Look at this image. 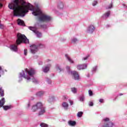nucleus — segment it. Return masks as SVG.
<instances>
[{
  "label": "nucleus",
  "instance_id": "obj_9",
  "mask_svg": "<svg viewBox=\"0 0 127 127\" xmlns=\"http://www.w3.org/2000/svg\"><path fill=\"white\" fill-rule=\"evenodd\" d=\"M41 106V102H39L38 103H37L35 105H34L32 107V112H37V111H38L39 108H40V106Z\"/></svg>",
  "mask_w": 127,
  "mask_h": 127
},
{
  "label": "nucleus",
  "instance_id": "obj_46",
  "mask_svg": "<svg viewBox=\"0 0 127 127\" xmlns=\"http://www.w3.org/2000/svg\"><path fill=\"white\" fill-rule=\"evenodd\" d=\"M0 7L1 8L2 7V3H0Z\"/></svg>",
  "mask_w": 127,
  "mask_h": 127
},
{
  "label": "nucleus",
  "instance_id": "obj_5",
  "mask_svg": "<svg viewBox=\"0 0 127 127\" xmlns=\"http://www.w3.org/2000/svg\"><path fill=\"white\" fill-rule=\"evenodd\" d=\"M28 28L29 29H30V30H32V31H33V32L36 34V36L38 37L39 38L42 36V34L38 32L37 30L35 28V27H29Z\"/></svg>",
  "mask_w": 127,
  "mask_h": 127
},
{
  "label": "nucleus",
  "instance_id": "obj_13",
  "mask_svg": "<svg viewBox=\"0 0 127 127\" xmlns=\"http://www.w3.org/2000/svg\"><path fill=\"white\" fill-rule=\"evenodd\" d=\"M10 50L14 51V52H17V46L15 45H10L9 47Z\"/></svg>",
  "mask_w": 127,
  "mask_h": 127
},
{
  "label": "nucleus",
  "instance_id": "obj_43",
  "mask_svg": "<svg viewBox=\"0 0 127 127\" xmlns=\"http://www.w3.org/2000/svg\"><path fill=\"white\" fill-rule=\"evenodd\" d=\"M38 64H39V65H42L43 63L42 61H40V62H39Z\"/></svg>",
  "mask_w": 127,
  "mask_h": 127
},
{
  "label": "nucleus",
  "instance_id": "obj_4",
  "mask_svg": "<svg viewBox=\"0 0 127 127\" xmlns=\"http://www.w3.org/2000/svg\"><path fill=\"white\" fill-rule=\"evenodd\" d=\"M102 127H116V125L111 122L109 118H105L102 120Z\"/></svg>",
  "mask_w": 127,
  "mask_h": 127
},
{
  "label": "nucleus",
  "instance_id": "obj_7",
  "mask_svg": "<svg viewBox=\"0 0 127 127\" xmlns=\"http://www.w3.org/2000/svg\"><path fill=\"white\" fill-rule=\"evenodd\" d=\"M95 29H96V28H95L94 25H89L87 28L86 32H87V33L92 34L95 31Z\"/></svg>",
  "mask_w": 127,
  "mask_h": 127
},
{
  "label": "nucleus",
  "instance_id": "obj_20",
  "mask_svg": "<svg viewBox=\"0 0 127 127\" xmlns=\"http://www.w3.org/2000/svg\"><path fill=\"white\" fill-rule=\"evenodd\" d=\"M48 101L49 103H52V102L55 101V97L54 96H50L49 97Z\"/></svg>",
  "mask_w": 127,
  "mask_h": 127
},
{
  "label": "nucleus",
  "instance_id": "obj_33",
  "mask_svg": "<svg viewBox=\"0 0 127 127\" xmlns=\"http://www.w3.org/2000/svg\"><path fill=\"white\" fill-rule=\"evenodd\" d=\"M40 127H48V125L45 124V123H42L40 124Z\"/></svg>",
  "mask_w": 127,
  "mask_h": 127
},
{
  "label": "nucleus",
  "instance_id": "obj_29",
  "mask_svg": "<svg viewBox=\"0 0 127 127\" xmlns=\"http://www.w3.org/2000/svg\"><path fill=\"white\" fill-rule=\"evenodd\" d=\"M97 70H98V66H95L93 67L92 69V73H96V71H97Z\"/></svg>",
  "mask_w": 127,
  "mask_h": 127
},
{
  "label": "nucleus",
  "instance_id": "obj_2",
  "mask_svg": "<svg viewBox=\"0 0 127 127\" xmlns=\"http://www.w3.org/2000/svg\"><path fill=\"white\" fill-rule=\"evenodd\" d=\"M25 72H26L27 75H25L24 71L22 70L21 72L19 73V81L21 82L22 80V78L26 79L27 81L29 82V81H32L33 83L36 84L38 83L37 80L34 78V75L36 73V71L34 68L28 69L26 68Z\"/></svg>",
  "mask_w": 127,
  "mask_h": 127
},
{
  "label": "nucleus",
  "instance_id": "obj_25",
  "mask_svg": "<svg viewBox=\"0 0 127 127\" xmlns=\"http://www.w3.org/2000/svg\"><path fill=\"white\" fill-rule=\"evenodd\" d=\"M71 91L72 93H73V94L77 93V88H76L75 87H72L71 88Z\"/></svg>",
  "mask_w": 127,
  "mask_h": 127
},
{
  "label": "nucleus",
  "instance_id": "obj_19",
  "mask_svg": "<svg viewBox=\"0 0 127 127\" xmlns=\"http://www.w3.org/2000/svg\"><path fill=\"white\" fill-rule=\"evenodd\" d=\"M110 14H111V11H108L103 15L102 17L104 19L108 18V17L110 16Z\"/></svg>",
  "mask_w": 127,
  "mask_h": 127
},
{
  "label": "nucleus",
  "instance_id": "obj_23",
  "mask_svg": "<svg viewBox=\"0 0 127 127\" xmlns=\"http://www.w3.org/2000/svg\"><path fill=\"white\" fill-rule=\"evenodd\" d=\"M3 110L4 111H7V110H10L11 109V106H2Z\"/></svg>",
  "mask_w": 127,
  "mask_h": 127
},
{
  "label": "nucleus",
  "instance_id": "obj_40",
  "mask_svg": "<svg viewBox=\"0 0 127 127\" xmlns=\"http://www.w3.org/2000/svg\"><path fill=\"white\" fill-rule=\"evenodd\" d=\"M112 7H113V4L111 3L107 7V8H108V9L110 8H112Z\"/></svg>",
  "mask_w": 127,
  "mask_h": 127
},
{
  "label": "nucleus",
  "instance_id": "obj_39",
  "mask_svg": "<svg viewBox=\"0 0 127 127\" xmlns=\"http://www.w3.org/2000/svg\"><path fill=\"white\" fill-rule=\"evenodd\" d=\"M89 106L90 107H93V106H94V103H93V102H89Z\"/></svg>",
  "mask_w": 127,
  "mask_h": 127
},
{
  "label": "nucleus",
  "instance_id": "obj_44",
  "mask_svg": "<svg viewBox=\"0 0 127 127\" xmlns=\"http://www.w3.org/2000/svg\"><path fill=\"white\" fill-rule=\"evenodd\" d=\"M40 47H41V48H42L44 47V45L41 44H40Z\"/></svg>",
  "mask_w": 127,
  "mask_h": 127
},
{
  "label": "nucleus",
  "instance_id": "obj_21",
  "mask_svg": "<svg viewBox=\"0 0 127 127\" xmlns=\"http://www.w3.org/2000/svg\"><path fill=\"white\" fill-rule=\"evenodd\" d=\"M5 103V99H4V98H2L1 100H0V108L1 107H2V106H3V105H4Z\"/></svg>",
  "mask_w": 127,
  "mask_h": 127
},
{
  "label": "nucleus",
  "instance_id": "obj_17",
  "mask_svg": "<svg viewBox=\"0 0 127 127\" xmlns=\"http://www.w3.org/2000/svg\"><path fill=\"white\" fill-rule=\"evenodd\" d=\"M67 124L69 127H75L76 126V122L73 121H68Z\"/></svg>",
  "mask_w": 127,
  "mask_h": 127
},
{
  "label": "nucleus",
  "instance_id": "obj_18",
  "mask_svg": "<svg viewBox=\"0 0 127 127\" xmlns=\"http://www.w3.org/2000/svg\"><path fill=\"white\" fill-rule=\"evenodd\" d=\"M65 57L66 58L67 60H68L69 63H71V64L74 63V61H73V60H72V59H71V58L69 55H68L67 54H66L65 55Z\"/></svg>",
  "mask_w": 127,
  "mask_h": 127
},
{
  "label": "nucleus",
  "instance_id": "obj_24",
  "mask_svg": "<svg viewBox=\"0 0 127 127\" xmlns=\"http://www.w3.org/2000/svg\"><path fill=\"white\" fill-rule=\"evenodd\" d=\"M0 96L1 97H3L4 96V91L1 88L0 89Z\"/></svg>",
  "mask_w": 127,
  "mask_h": 127
},
{
  "label": "nucleus",
  "instance_id": "obj_45",
  "mask_svg": "<svg viewBox=\"0 0 127 127\" xmlns=\"http://www.w3.org/2000/svg\"><path fill=\"white\" fill-rule=\"evenodd\" d=\"M66 70L69 71L70 70V66H66Z\"/></svg>",
  "mask_w": 127,
  "mask_h": 127
},
{
  "label": "nucleus",
  "instance_id": "obj_6",
  "mask_svg": "<svg viewBox=\"0 0 127 127\" xmlns=\"http://www.w3.org/2000/svg\"><path fill=\"white\" fill-rule=\"evenodd\" d=\"M38 111L39 112V116H41L42 115L45 114V112H46L45 107H44V105H43V104H42V103H41V105L40 106V107H39V109Z\"/></svg>",
  "mask_w": 127,
  "mask_h": 127
},
{
  "label": "nucleus",
  "instance_id": "obj_15",
  "mask_svg": "<svg viewBox=\"0 0 127 127\" xmlns=\"http://www.w3.org/2000/svg\"><path fill=\"white\" fill-rule=\"evenodd\" d=\"M59 9H63L64 8V3L62 1H59L58 4Z\"/></svg>",
  "mask_w": 127,
  "mask_h": 127
},
{
  "label": "nucleus",
  "instance_id": "obj_27",
  "mask_svg": "<svg viewBox=\"0 0 127 127\" xmlns=\"http://www.w3.org/2000/svg\"><path fill=\"white\" fill-rule=\"evenodd\" d=\"M56 68L57 71H58V72H59V73H60V72L62 71V69H61V67H60V66L58 65H56Z\"/></svg>",
  "mask_w": 127,
  "mask_h": 127
},
{
  "label": "nucleus",
  "instance_id": "obj_11",
  "mask_svg": "<svg viewBox=\"0 0 127 127\" xmlns=\"http://www.w3.org/2000/svg\"><path fill=\"white\" fill-rule=\"evenodd\" d=\"M62 106L65 111H67L69 109V104L67 102H63Z\"/></svg>",
  "mask_w": 127,
  "mask_h": 127
},
{
  "label": "nucleus",
  "instance_id": "obj_1",
  "mask_svg": "<svg viewBox=\"0 0 127 127\" xmlns=\"http://www.w3.org/2000/svg\"><path fill=\"white\" fill-rule=\"evenodd\" d=\"M8 7L10 9H13V12L14 16H25L26 13L28 12V10H31L32 14L35 16L39 15V20L40 21H51L52 20V17L47 14L42 12L39 6L34 8L33 5L30 3L19 0H14L8 4Z\"/></svg>",
  "mask_w": 127,
  "mask_h": 127
},
{
  "label": "nucleus",
  "instance_id": "obj_35",
  "mask_svg": "<svg viewBox=\"0 0 127 127\" xmlns=\"http://www.w3.org/2000/svg\"><path fill=\"white\" fill-rule=\"evenodd\" d=\"M99 102L101 104H104V103H105V100H104V99H99Z\"/></svg>",
  "mask_w": 127,
  "mask_h": 127
},
{
  "label": "nucleus",
  "instance_id": "obj_26",
  "mask_svg": "<svg viewBox=\"0 0 127 127\" xmlns=\"http://www.w3.org/2000/svg\"><path fill=\"white\" fill-rule=\"evenodd\" d=\"M77 118H82L83 117V112H79L77 114Z\"/></svg>",
  "mask_w": 127,
  "mask_h": 127
},
{
  "label": "nucleus",
  "instance_id": "obj_32",
  "mask_svg": "<svg viewBox=\"0 0 127 127\" xmlns=\"http://www.w3.org/2000/svg\"><path fill=\"white\" fill-rule=\"evenodd\" d=\"M98 4V0H94L92 2V5L93 6H95V5H97Z\"/></svg>",
  "mask_w": 127,
  "mask_h": 127
},
{
  "label": "nucleus",
  "instance_id": "obj_38",
  "mask_svg": "<svg viewBox=\"0 0 127 127\" xmlns=\"http://www.w3.org/2000/svg\"><path fill=\"white\" fill-rule=\"evenodd\" d=\"M24 55L26 56L27 55V49H25L24 50Z\"/></svg>",
  "mask_w": 127,
  "mask_h": 127
},
{
  "label": "nucleus",
  "instance_id": "obj_42",
  "mask_svg": "<svg viewBox=\"0 0 127 127\" xmlns=\"http://www.w3.org/2000/svg\"><path fill=\"white\" fill-rule=\"evenodd\" d=\"M123 5L125 8H127V6L126 4H123Z\"/></svg>",
  "mask_w": 127,
  "mask_h": 127
},
{
  "label": "nucleus",
  "instance_id": "obj_16",
  "mask_svg": "<svg viewBox=\"0 0 127 127\" xmlns=\"http://www.w3.org/2000/svg\"><path fill=\"white\" fill-rule=\"evenodd\" d=\"M44 91H38L37 93H36V96H37L39 98H41V97H42L44 95Z\"/></svg>",
  "mask_w": 127,
  "mask_h": 127
},
{
  "label": "nucleus",
  "instance_id": "obj_14",
  "mask_svg": "<svg viewBox=\"0 0 127 127\" xmlns=\"http://www.w3.org/2000/svg\"><path fill=\"white\" fill-rule=\"evenodd\" d=\"M50 67H51V64H49L48 65L44 66L43 68V72H44V73H47V72L49 71V69H50Z\"/></svg>",
  "mask_w": 127,
  "mask_h": 127
},
{
  "label": "nucleus",
  "instance_id": "obj_31",
  "mask_svg": "<svg viewBox=\"0 0 127 127\" xmlns=\"http://www.w3.org/2000/svg\"><path fill=\"white\" fill-rule=\"evenodd\" d=\"M90 57V55H88L86 57L82 58V61H86V60H88V58Z\"/></svg>",
  "mask_w": 127,
  "mask_h": 127
},
{
  "label": "nucleus",
  "instance_id": "obj_3",
  "mask_svg": "<svg viewBox=\"0 0 127 127\" xmlns=\"http://www.w3.org/2000/svg\"><path fill=\"white\" fill-rule=\"evenodd\" d=\"M17 37V38L16 42L17 45L20 44V43H29V40L24 35H22L21 33H18Z\"/></svg>",
  "mask_w": 127,
  "mask_h": 127
},
{
  "label": "nucleus",
  "instance_id": "obj_12",
  "mask_svg": "<svg viewBox=\"0 0 127 127\" xmlns=\"http://www.w3.org/2000/svg\"><path fill=\"white\" fill-rule=\"evenodd\" d=\"M87 68V64H78L77 66V68L78 70H83V69H86Z\"/></svg>",
  "mask_w": 127,
  "mask_h": 127
},
{
  "label": "nucleus",
  "instance_id": "obj_30",
  "mask_svg": "<svg viewBox=\"0 0 127 127\" xmlns=\"http://www.w3.org/2000/svg\"><path fill=\"white\" fill-rule=\"evenodd\" d=\"M77 42H78V39L76 38H73L71 39L72 43H77Z\"/></svg>",
  "mask_w": 127,
  "mask_h": 127
},
{
  "label": "nucleus",
  "instance_id": "obj_8",
  "mask_svg": "<svg viewBox=\"0 0 127 127\" xmlns=\"http://www.w3.org/2000/svg\"><path fill=\"white\" fill-rule=\"evenodd\" d=\"M30 51L32 54H35L38 51V47L35 45H33L30 46Z\"/></svg>",
  "mask_w": 127,
  "mask_h": 127
},
{
  "label": "nucleus",
  "instance_id": "obj_22",
  "mask_svg": "<svg viewBox=\"0 0 127 127\" xmlns=\"http://www.w3.org/2000/svg\"><path fill=\"white\" fill-rule=\"evenodd\" d=\"M17 22L18 25H22L23 26H24V22L23 21V20L20 19H18L17 20Z\"/></svg>",
  "mask_w": 127,
  "mask_h": 127
},
{
  "label": "nucleus",
  "instance_id": "obj_37",
  "mask_svg": "<svg viewBox=\"0 0 127 127\" xmlns=\"http://www.w3.org/2000/svg\"><path fill=\"white\" fill-rule=\"evenodd\" d=\"M46 62L47 63H52L53 62V61L52 60H49V59H48V60H47L46 61Z\"/></svg>",
  "mask_w": 127,
  "mask_h": 127
},
{
  "label": "nucleus",
  "instance_id": "obj_47",
  "mask_svg": "<svg viewBox=\"0 0 127 127\" xmlns=\"http://www.w3.org/2000/svg\"><path fill=\"white\" fill-rule=\"evenodd\" d=\"M123 95H124L123 93H120L119 96H123Z\"/></svg>",
  "mask_w": 127,
  "mask_h": 127
},
{
  "label": "nucleus",
  "instance_id": "obj_10",
  "mask_svg": "<svg viewBox=\"0 0 127 127\" xmlns=\"http://www.w3.org/2000/svg\"><path fill=\"white\" fill-rule=\"evenodd\" d=\"M71 73L72 76H73L74 80H80V76L79 75L78 72L76 71H71Z\"/></svg>",
  "mask_w": 127,
  "mask_h": 127
},
{
  "label": "nucleus",
  "instance_id": "obj_28",
  "mask_svg": "<svg viewBox=\"0 0 127 127\" xmlns=\"http://www.w3.org/2000/svg\"><path fill=\"white\" fill-rule=\"evenodd\" d=\"M79 101L80 102H84L85 101V96L84 95H81L80 96Z\"/></svg>",
  "mask_w": 127,
  "mask_h": 127
},
{
  "label": "nucleus",
  "instance_id": "obj_34",
  "mask_svg": "<svg viewBox=\"0 0 127 127\" xmlns=\"http://www.w3.org/2000/svg\"><path fill=\"white\" fill-rule=\"evenodd\" d=\"M30 106H31V103H30V102H28V103L27 104V106H26L27 110L29 109V108H30Z\"/></svg>",
  "mask_w": 127,
  "mask_h": 127
},
{
  "label": "nucleus",
  "instance_id": "obj_41",
  "mask_svg": "<svg viewBox=\"0 0 127 127\" xmlns=\"http://www.w3.org/2000/svg\"><path fill=\"white\" fill-rule=\"evenodd\" d=\"M69 102L70 106H72L74 104V102L72 100H69Z\"/></svg>",
  "mask_w": 127,
  "mask_h": 127
},
{
  "label": "nucleus",
  "instance_id": "obj_36",
  "mask_svg": "<svg viewBox=\"0 0 127 127\" xmlns=\"http://www.w3.org/2000/svg\"><path fill=\"white\" fill-rule=\"evenodd\" d=\"M88 94L90 97H92V96H93V91H92L91 90H89L88 91Z\"/></svg>",
  "mask_w": 127,
  "mask_h": 127
}]
</instances>
